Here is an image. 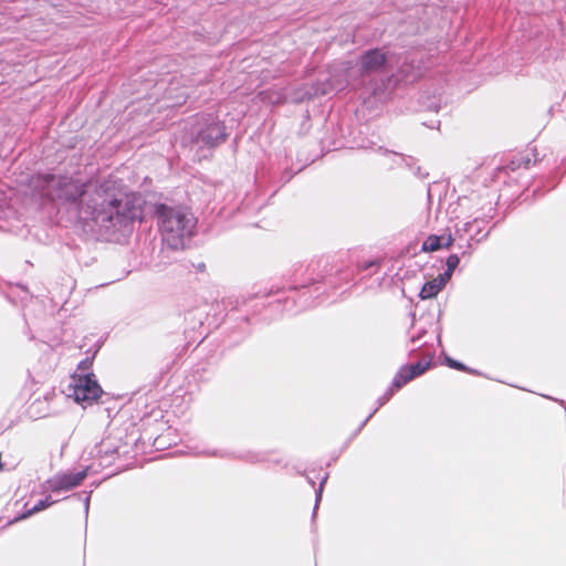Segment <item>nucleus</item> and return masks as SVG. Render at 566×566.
<instances>
[{
	"instance_id": "nucleus-18",
	"label": "nucleus",
	"mask_w": 566,
	"mask_h": 566,
	"mask_svg": "<svg viewBox=\"0 0 566 566\" xmlns=\"http://www.w3.org/2000/svg\"><path fill=\"white\" fill-rule=\"evenodd\" d=\"M460 263V256L457 253L450 254L446 260L447 269L443 273L439 274L442 276V281H448L451 279L454 270L458 268Z\"/></svg>"
},
{
	"instance_id": "nucleus-8",
	"label": "nucleus",
	"mask_w": 566,
	"mask_h": 566,
	"mask_svg": "<svg viewBox=\"0 0 566 566\" xmlns=\"http://www.w3.org/2000/svg\"><path fill=\"white\" fill-rule=\"evenodd\" d=\"M88 474V467L78 472H64L46 481L52 492L69 491L82 484Z\"/></svg>"
},
{
	"instance_id": "nucleus-22",
	"label": "nucleus",
	"mask_w": 566,
	"mask_h": 566,
	"mask_svg": "<svg viewBox=\"0 0 566 566\" xmlns=\"http://www.w3.org/2000/svg\"><path fill=\"white\" fill-rule=\"evenodd\" d=\"M370 148H371V149H374L375 151H379V153H381V154H382V155H385V156H386V155H387V153H388L387 147L381 146V145H380V146H377L374 142H370Z\"/></svg>"
},
{
	"instance_id": "nucleus-16",
	"label": "nucleus",
	"mask_w": 566,
	"mask_h": 566,
	"mask_svg": "<svg viewBox=\"0 0 566 566\" xmlns=\"http://www.w3.org/2000/svg\"><path fill=\"white\" fill-rule=\"evenodd\" d=\"M448 281H442V276L426 282L419 293L420 298L428 300L438 295V293L446 286Z\"/></svg>"
},
{
	"instance_id": "nucleus-1",
	"label": "nucleus",
	"mask_w": 566,
	"mask_h": 566,
	"mask_svg": "<svg viewBox=\"0 0 566 566\" xmlns=\"http://www.w3.org/2000/svg\"><path fill=\"white\" fill-rule=\"evenodd\" d=\"M43 195L56 201L84 228L98 232L106 240H119L132 233L140 220V199L116 197L104 186L82 182L67 176L44 175L39 180Z\"/></svg>"
},
{
	"instance_id": "nucleus-15",
	"label": "nucleus",
	"mask_w": 566,
	"mask_h": 566,
	"mask_svg": "<svg viewBox=\"0 0 566 566\" xmlns=\"http://www.w3.org/2000/svg\"><path fill=\"white\" fill-rule=\"evenodd\" d=\"M56 501L55 500H52V497L49 495L46 496L45 499H42L40 500L34 506H32L31 509H28L25 512L17 515L15 517H13L12 520L8 521L7 524L3 526V527H7L8 525H11V524H14L17 522H20L22 520H25L30 516H32L33 514L40 512V511H43L48 507H50L52 504H54Z\"/></svg>"
},
{
	"instance_id": "nucleus-17",
	"label": "nucleus",
	"mask_w": 566,
	"mask_h": 566,
	"mask_svg": "<svg viewBox=\"0 0 566 566\" xmlns=\"http://www.w3.org/2000/svg\"><path fill=\"white\" fill-rule=\"evenodd\" d=\"M117 453L118 447L111 439L103 440L99 444H96L91 452L92 455L101 460L113 458Z\"/></svg>"
},
{
	"instance_id": "nucleus-24",
	"label": "nucleus",
	"mask_w": 566,
	"mask_h": 566,
	"mask_svg": "<svg viewBox=\"0 0 566 566\" xmlns=\"http://www.w3.org/2000/svg\"><path fill=\"white\" fill-rule=\"evenodd\" d=\"M377 410H378V407L371 413H369V416L360 423V426L357 428L355 434H357L366 426V423L370 420V418L374 416V413Z\"/></svg>"
},
{
	"instance_id": "nucleus-21",
	"label": "nucleus",
	"mask_w": 566,
	"mask_h": 566,
	"mask_svg": "<svg viewBox=\"0 0 566 566\" xmlns=\"http://www.w3.org/2000/svg\"><path fill=\"white\" fill-rule=\"evenodd\" d=\"M93 359H94V356L87 357V358L83 359L82 361H80V364L77 365V370H81L83 373L82 375L90 374L88 370L93 364Z\"/></svg>"
},
{
	"instance_id": "nucleus-7",
	"label": "nucleus",
	"mask_w": 566,
	"mask_h": 566,
	"mask_svg": "<svg viewBox=\"0 0 566 566\" xmlns=\"http://www.w3.org/2000/svg\"><path fill=\"white\" fill-rule=\"evenodd\" d=\"M433 356L434 350H427L424 357L420 360L402 366L391 381V395L394 390L401 389L405 385L424 374L431 366Z\"/></svg>"
},
{
	"instance_id": "nucleus-9",
	"label": "nucleus",
	"mask_w": 566,
	"mask_h": 566,
	"mask_svg": "<svg viewBox=\"0 0 566 566\" xmlns=\"http://www.w3.org/2000/svg\"><path fill=\"white\" fill-rule=\"evenodd\" d=\"M294 284L290 286V290L305 289L319 282L324 275L321 271V262H311L304 270L302 266L295 271Z\"/></svg>"
},
{
	"instance_id": "nucleus-23",
	"label": "nucleus",
	"mask_w": 566,
	"mask_h": 566,
	"mask_svg": "<svg viewBox=\"0 0 566 566\" xmlns=\"http://www.w3.org/2000/svg\"><path fill=\"white\" fill-rule=\"evenodd\" d=\"M532 164V160L528 156H525V157H521V159L518 160V164H517V167H520L521 165H523L525 168H528Z\"/></svg>"
},
{
	"instance_id": "nucleus-13",
	"label": "nucleus",
	"mask_w": 566,
	"mask_h": 566,
	"mask_svg": "<svg viewBox=\"0 0 566 566\" xmlns=\"http://www.w3.org/2000/svg\"><path fill=\"white\" fill-rule=\"evenodd\" d=\"M453 241H454V238L451 234H448V235L431 234L423 241V243L421 245V251L422 252H432V251H437V250H440L443 248L448 249L452 245Z\"/></svg>"
},
{
	"instance_id": "nucleus-4",
	"label": "nucleus",
	"mask_w": 566,
	"mask_h": 566,
	"mask_svg": "<svg viewBox=\"0 0 566 566\" xmlns=\"http://www.w3.org/2000/svg\"><path fill=\"white\" fill-rule=\"evenodd\" d=\"M426 55V52L420 49H412L405 52L402 56L399 55L396 61L397 71L395 74L391 72V82L394 80L396 84L416 82L428 69Z\"/></svg>"
},
{
	"instance_id": "nucleus-3",
	"label": "nucleus",
	"mask_w": 566,
	"mask_h": 566,
	"mask_svg": "<svg viewBox=\"0 0 566 566\" xmlns=\"http://www.w3.org/2000/svg\"><path fill=\"white\" fill-rule=\"evenodd\" d=\"M190 142L200 149H214L229 137L226 124L213 113L196 116L189 132Z\"/></svg>"
},
{
	"instance_id": "nucleus-6",
	"label": "nucleus",
	"mask_w": 566,
	"mask_h": 566,
	"mask_svg": "<svg viewBox=\"0 0 566 566\" xmlns=\"http://www.w3.org/2000/svg\"><path fill=\"white\" fill-rule=\"evenodd\" d=\"M488 220L484 218H474L471 221L458 222L455 224V237L460 239L467 238V249L462 251V255L471 254V242L480 243L490 234V229L485 230Z\"/></svg>"
},
{
	"instance_id": "nucleus-20",
	"label": "nucleus",
	"mask_w": 566,
	"mask_h": 566,
	"mask_svg": "<svg viewBox=\"0 0 566 566\" xmlns=\"http://www.w3.org/2000/svg\"><path fill=\"white\" fill-rule=\"evenodd\" d=\"M327 479H328V474H325L324 478L322 479L318 488L315 490V505H314V509H313V518L316 516V511H317L319 502L322 500V494H323L324 485H325Z\"/></svg>"
},
{
	"instance_id": "nucleus-12",
	"label": "nucleus",
	"mask_w": 566,
	"mask_h": 566,
	"mask_svg": "<svg viewBox=\"0 0 566 566\" xmlns=\"http://www.w3.org/2000/svg\"><path fill=\"white\" fill-rule=\"evenodd\" d=\"M391 168H407L415 177L423 179L428 174H423L420 166L417 165V160L411 156H405L391 151Z\"/></svg>"
},
{
	"instance_id": "nucleus-19",
	"label": "nucleus",
	"mask_w": 566,
	"mask_h": 566,
	"mask_svg": "<svg viewBox=\"0 0 566 566\" xmlns=\"http://www.w3.org/2000/svg\"><path fill=\"white\" fill-rule=\"evenodd\" d=\"M446 364L448 367L455 369V370L465 371V373H469L472 375H480V373L478 370L472 369V368L465 366L463 363L455 360L448 356L446 357Z\"/></svg>"
},
{
	"instance_id": "nucleus-2",
	"label": "nucleus",
	"mask_w": 566,
	"mask_h": 566,
	"mask_svg": "<svg viewBox=\"0 0 566 566\" xmlns=\"http://www.w3.org/2000/svg\"><path fill=\"white\" fill-rule=\"evenodd\" d=\"M154 217L163 237L170 249H184L186 241L193 234L195 218L186 208L169 203H155Z\"/></svg>"
},
{
	"instance_id": "nucleus-29",
	"label": "nucleus",
	"mask_w": 566,
	"mask_h": 566,
	"mask_svg": "<svg viewBox=\"0 0 566 566\" xmlns=\"http://www.w3.org/2000/svg\"><path fill=\"white\" fill-rule=\"evenodd\" d=\"M307 481H308V483H310L312 486H314V485H315V482H314L311 478H307Z\"/></svg>"
},
{
	"instance_id": "nucleus-26",
	"label": "nucleus",
	"mask_w": 566,
	"mask_h": 566,
	"mask_svg": "<svg viewBox=\"0 0 566 566\" xmlns=\"http://www.w3.org/2000/svg\"><path fill=\"white\" fill-rule=\"evenodd\" d=\"M388 397H389V388L385 391L382 397L379 398V406L378 407L385 405Z\"/></svg>"
},
{
	"instance_id": "nucleus-14",
	"label": "nucleus",
	"mask_w": 566,
	"mask_h": 566,
	"mask_svg": "<svg viewBox=\"0 0 566 566\" xmlns=\"http://www.w3.org/2000/svg\"><path fill=\"white\" fill-rule=\"evenodd\" d=\"M413 334L410 337V342L415 345L410 348V353H416L418 350H422V357H424L427 350H434L433 348H428V340L424 339L427 335V331L424 327L419 326L417 323L413 324Z\"/></svg>"
},
{
	"instance_id": "nucleus-30",
	"label": "nucleus",
	"mask_w": 566,
	"mask_h": 566,
	"mask_svg": "<svg viewBox=\"0 0 566 566\" xmlns=\"http://www.w3.org/2000/svg\"><path fill=\"white\" fill-rule=\"evenodd\" d=\"M511 166H512L511 169L514 170L515 169V161L514 160L511 161Z\"/></svg>"
},
{
	"instance_id": "nucleus-11",
	"label": "nucleus",
	"mask_w": 566,
	"mask_h": 566,
	"mask_svg": "<svg viewBox=\"0 0 566 566\" xmlns=\"http://www.w3.org/2000/svg\"><path fill=\"white\" fill-rule=\"evenodd\" d=\"M386 61V54L382 53L380 50L371 49L366 51L361 55L360 61L363 75L368 76L384 69Z\"/></svg>"
},
{
	"instance_id": "nucleus-25",
	"label": "nucleus",
	"mask_w": 566,
	"mask_h": 566,
	"mask_svg": "<svg viewBox=\"0 0 566 566\" xmlns=\"http://www.w3.org/2000/svg\"><path fill=\"white\" fill-rule=\"evenodd\" d=\"M375 265H378V261H369V262H365L363 265H360V269L365 271Z\"/></svg>"
},
{
	"instance_id": "nucleus-28",
	"label": "nucleus",
	"mask_w": 566,
	"mask_h": 566,
	"mask_svg": "<svg viewBox=\"0 0 566 566\" xmlns=\"http://www.w3.org/2000/svg\"><path fill=\"white\" fill-rule=\"evenodd\" d=\"M205 454H207V455H209V457H221V458L226 457V454H224V453H221V452L216 451V450H214V451H211V452H205Z\"/></svg>"
},
{
	"instance_id": "nucleus-27",
	"label": "nucleus",
	"mask_w": 566,
	"mask_h": 566,
	"mask_svg": "<svg viewBox=\"0 0 566 566\" xmlns=\"http://www.w3.org/2000/svg\"><path fill=\"white\" fill-rule=\"evenodd\" d=\"M90 499H91V493L86 494V496L84 499V510H85L86 514L88 513V510H90Z\"/></svg>"
},
{
	"instance_id": "nucleus-5",
	"label": "nucleus",
	"mask_w": 566,
	"mask_h": 566,
	"mask_svg": "<svg viewBox=\"0 0 566 566\" xmlns=\"http://www.w3.org/2000/svg\"><path fill=\"white\" fill-rule=\"evenodd\" d=\"M103 390L95 379L94 374L77 375L69 386V396L77 402H92L97 400Z\"/></svg>"
},
{
	"instance_id": "nucleus-10",
	"label": "nucleus",
	"mask_w": 566,
	"mask_h": 566,
	"mask_svg": "<svg viewBox=\"0 0 566 566\" xmlns=\"http://www.w3.org/2000/svg\"><path fill=\"white\" fill-rule=\"evenodd\" d=\"M388 83L389 76L386 74L381 75L379 81L373 80L370 85L366 87V93L368 94L366 102L370 104H386L389 101Z\"/></svg>"
}]
</instances>
